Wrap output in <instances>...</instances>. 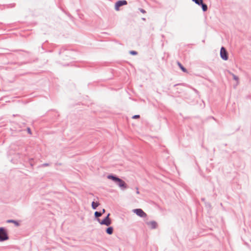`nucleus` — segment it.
Wrapping results in <instances>:
<instances>
[{
	"instance_id": "nucleus-19",
	"label": "nucleus",
	"mask_w": 251,
	"mask_h": 251,
	"mask_svg": "<svg viewBox=\"0 0 251 251\" xmlns=\"http://www.w3.org/2000/svg\"><path fill=\"white\" fill-rule=\"evenodd\" d=\"M177 85H184V84L183 83H178V84H175L174 86L175 87V86H177Z\"/></svg>"
},
{
	"instance_id": "nucleus-22",
	"label": "nucleus",
	"mask_w": 251,
	"mask_h": 251,
	"mask_svg": "<svg viewBox=\"0 0 251 251\" xmlns=\"http://www.w3.org/2000/svg\"><path fill=\"white\" fill-rule=\"evenodd\" d=\"M27 130H28V132L29 134H31V130H30V128H28L27 129Z\"/></svg>"
},
{
	"instance_id": "nucleus-16",
	"label": "nucleus",
	"mask_w": 251,
	"mask_h": 251,
	"mask_svg": "<svg viewBox=\"0 0 251 251\" xmlns=\"http://www.w3.org/2000/svg\"><path fill=\"white\" fill-rule=\"evenodd\" d=\"M129 53L131 55H137L138 54V52L136 51H135V50H131V51H130Z\"/></svg>"
},
{
	"instance_id": "nucleus-1",
	"label": "nucleus",
	"mask_w": 251,
	"mask_h": 251,
	"mask_svg": "<svg viewBox=\"0 0 251 251\" xmlns=\"http://www.w3.org/2000/svg\"><path fill=\"white\" fill-rule=\"evenodd\" d=\"M110 215V213H108L106 217L101 221L99 218L97 219V220L101 225L109 226L111 224V221L109 218Z\"/></svg>"
},
{
	"instance_id": "nucleus-20",
	"label": "nucleus",
	"mask_w": 251,
	"mask_h": 251,
	"mask_svg": "<svg viewBox=\"0 0 251 251\" xmlns=\"http://www.w3.org/2000/svg\"><path fill=\"white\" fill-rule=\"evenodd\" d=\"M136 193H137V194H139V190H138V188L137 187L136 188Z\"/></svg>"
},
{
	"instance_id": "nucleus-7",
	"label": "nucleus",
	"mask_w": 251,
	"mask_h": 251,
	"mask_svg": "<svg viewBox=\"0 0 251 251\" xmlns=\"http://www.w3.org/2000/svg\"><path fill=\"white\" fill-rule=\"evenodd\" d=\"M127 4V2L126 0H118L115 3V9L116 11H118V10H119L120 7L125 5H126Z\"/></svg>"
},
{
	"instance_id": "nucleus-9",
	"label": "nucleus",
	"mask_w": 251,
	"mask_h": 251,
	"mask_svg": "<svg viewBox=\"0 0 251 251\" xmlns=\"http://www.w3.org/2000/svg\"><path fill=\"white\" fill-rule=\"evenodd\" d=\"M107 177V178H108L109 179L112 180L115 183L117 182V180L119 179L118 177H117L116 176L113 175L112 174L108 175Z\"/></svg>"
},
{
	"instance_id": "nucleus-25",
	"label": "nucleus",
	"mask_w": 251,
	"mask_h": 251,
	"mask_svg": "<svg viewBox=\"0 0 251 251\" xmlns=\"http://www.w3.org/2000/svg\"><path fill=\"white\" fill-rule=\"evenodd\" d=\"M201 200H202V201H204V198H203V199H201Z\"/></svg>"
},
{
	"instance_id": "nucleus-21",
	"label": "nucleus",
	"mask_w": 251,
	"mask_h": 251,
	"mask_svg": "<svg viewBox=\"0 0 251 251\" xmlns=\"http://www.w3.org/2000/svg\"><path fill=\"white\" fill-rule=\"evenodd\" d=\"M105 212V210L104 209H102V211L101 213H102V214L104 213Z\"/></svg>"
},
{
	"instance_id": "nucleus-14",
	"label": "nucleus",
	"mask_w": 251,
	"mask_h": 251,
	"mask_svg": "<svg viewBox=\"0 0 251 251\" xmlns=\"http://www.w3.org/2000/svg\"><path fill=\"white\" fill-rule=\"evenodd\" d=\"M7 222L8 223H13V224H14L16 226H19V223L17 221H15L14 220H8Z\"/></svg>"
},
{
	"instance_id": "nucleus-23",
	"label": "nucleus",
	"mask_w": 251,
	"mask_h": 251,
	"mask_svg": "<svg viewBox=\"0 0 251 251\" xmlns=\"http://www.w3.org/2000/svg\"><path fill=\"white\" fill-rule=\"evenodd\" d=\"M48 165H49L48 164H43V166H47Z\"/></svg>"
},
{
	"instance_id": "nucleus-15",
	"label": "nucleus",
	"mask_w": 251,
	"mask_h": 251,
	"mask_svg": "<svg viewBox=\"0 0 251 251\" xmlns=\"http://www.w3.org/2000/svg\"><path fill=\"white\" fill-rule=\"evenodd\" d=\"M231 75H232L233 79H234L235 80H236L237 81H238V80H239L238 77L237 76H236L235 75H234V74H232Z\"/></svg>"
},
{
	"instance_id": "nucleus-6",
	"label": "nucleus",
	"mask_w": 251,
	"mask_h": 251,
	"mask_svg": "<svg viewBox=\"0 0 251 251\" xmlns=\"http://www.w3.org/2000/svg\"><path fill=\"white\" fill-rule=\"evenodd\" d=\"M116 183L119 186V187H120L122 190H125L127 188V185L126 182L120 178H119Z\"/></svg>"
},
{
	"instance_id": "nucleus-3",
	"label": "nucleus",
	"mask_w": 251,
	"mask_h": 251,
	"mask_svg": "<svg viewBox=\"0 0 251 251\" xmlns=\"http://www.w3.org/2000/svg\"><path fill=\"white\" fill-rule=\"evenodd\" d=\"M8 239L7 231L6 230L2 228H0V241H4Z\"/></svg>"
},
{
	"instance_id": "nucleus-13",
	"label": "nucleus",
	"mask_w": 251,
	"mask_h": 251,
	"mask_svg": "<svg viewBox=\"0 0 251 251\" xmlns=\"http://www.w3.org/2000/svg\"><path fill=\"white\" fill-rule=\"evenodd\" d=\"M102 214V213H101V212L99 211H96L94 213L95 217L97 218V219L99 218V217H100Z\"/></svg>"
},
{
	"instance_id": "nucleus-8",
	"label": "nucleus",
	"mask_w": 251,
	"mask_h": 251,
	"mask_svg": "<svg viewBox=\"0 0 251 251\" xmlns=\"http://www.w3.org/2000/svg\"><path fill=\"white\" fill-rule=\"evenodd\" d=\"M146 224L149 226L151 229H155L157 226V223L154 221L146 222Z\"/></svg>"
},
{
	"instance_id": "nucleus-12",
	"label": "nucleus",
	"mask_w": 251,
	"mask_h": 251,
	"mask_svg": "<svg viewBox=\"0 0 251 251\" xmlns=\"http://www.w3.org/2000/svg\"><path fill=\"white\" fill-rule=\"evenodd\" d=\"M100 205V203L99 202H95V201H93L92 202V208L93 209H96L97 208V207Z\"/></svg>"
},
{
	"instance_id": "nucleus-17",
	"label": "nucleus",
	"mask_w": 251,
	"mask_h": 251,
	"mask_svg": "<svg viewBox=\"0 0 251 251\" xmlns=\"http://www.w3.org/2000/svg\"><path fill=\"white\" fill-rule=\"evenodd\" d=\"M140 118L139 115H135L132 117V119H137Z\"/></svg>"
},
{
	"instance_id": "nucleus-18",
	"label": "nucleus",
	"mask_w": 251,
	"mask_h": 251,
	"mask_svg": "<svg viewBox=\"0 0 251 251\" xmlns=\"http://www.w3.org/2000/svg\"><path fill=\"white\" fill-rule=\"evenodd\" d=\"M139 10H140V11L141 13H143V14H145V13H146V11H145V10H144V9H142V8H140V9H139Z\"/></svg>"
},
{
	"instance_id": "nucleus-5",
	"label": "nucleus",
	"mask_w": 251,
	"mask_h": 251,
	"mask_svg": "<svg viewBox=\"0 0 251 251\" xmlns=\"http://www.w3.org/2000/svg\"><path fill=\"white\" fill-rule=\"evenodd\" d=\"M133 211L140 217L146 218L147 216V214L142 209H135L133 210Z\"/></svg>"
},
{
	"instance_id": "nucleus-10",
	"label": "nucleus",
	"mask_w": 251,
	"mask_h": 251,
	"mask_svg": "<svg viewBox=\"0 0 251 251\" xmlns=\"http://www.w3.org/2000/svg\"><path fill=\"white\" fill-rule=\"evenodd\" d=\"M176 63H177L178 66L179 67V68H180V69L183 72L188 73L187 70L181 64V63L180 62L177 61Z\"/></svg>"
},
{
	"instance_id": "nucleus-26",
	"label": "nucleus",
	"mask_w": 251,
	"mask_h": 251,
	"mask_svg": "<svg viewBox=\"0 0 251 251\" xmlns=\"http://www.w3.org/2000/svg\"><path fill=\"white\" fill-rule=\"evenodd\" d=\"M197 90L195 89V92H197Z\"/></svg>"
},
{
	"instance_id": "nucleus-4",
	"label": "nucleus",
	"mask_w": 251,
	"mask_h": 251,
	"mask_svg": "<svg viewBox=\"0 0 251 251\" xmlns=\"http://www.w3.org/2000/svg\"><path fill=\"white\" fill-rule=\"evenodd\" d=\"M220 56H221V58L225 61H226V60H228V59L227 52L226 50V49L224 47H222L221 48Z\"/></svg>"
},
{
	"instance_id": "nucleus-2",
	"label": "nucleus",
	"mask_w": 251,
	"mask_h": 251,
	"mask_svg": "<svg viewBox=\"0 0 251 251\" xmlns=\"http://www.w3.org/2000/svg\"><path fill=\"white\" fill-rule=\"evenodd\" d=\"M196 4L201 6L203 12H205L207 10V5L204 3L203 0H192Z\"/></svg>"
},
{
	"instance_id": "nucleus-11",
	"label": "nucleus",
	"mask_w": 251,
	"mask_h": 251,
	"mask_svg": "<svg viewBox=\"0 0 251 251\" xmlns=\"http://www.w3.org/2000/svg\"><path fill=\"white\" fill-rule=\"evenodd\" d=\"M107 234L111 235L113 232V228L112 226L108 227L105 230Z\"/></svg>"
},
{
	"instance_id": "nucleus-24",
	"label": "nucleus",
	"mask_w": 251,
	"mask_h": 251,
	"mask_svg": "<svg viewBox=\"0 0 251 251\" xmlns=\"http://www.w3.org/2000/svg\"><path fill=\"white\" fill-rule=\"evenodd\" d=\"M142 20H143V21H146V18H142Z\"/></svg>"
}]
</instances>
